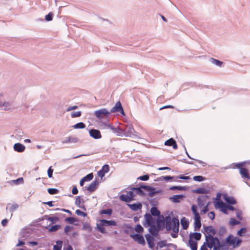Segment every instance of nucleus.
Here are the masks:
<instances>
[{"instance_id": "obj_30", "label": "nucleus", "mask_w": 250, "mask_h": 250, "mask_svg": "<svg viewBox=\"0 0 250 250\" xmlns=\"http://www.w3.org/2000/svg\"><path fill=\"white\" fill-rule=\"evenodd\" d=\"M47 191L51 195L56 194L59 193V190L57 188H49L47 189Z\"/></svg>"}, {"instance_id": "obj_22", "label": "nucleus", "mask_w": 250, "mask_h": 250, "mask_svg": "<svg viewBox=\"0 0 250 250\" xmlns=\"http://www.w3.org/2000/svg\"><path fill=\"white\" fill-rule=\"evenodd\" d=\"M188 243L192 250H197V243L196 241L193 240L191 239H189L188 241Z\"/></svg>"}, {"instance_id": "obj_12", "label": "nucleus", "mask_w": 250, "mask_h": 250, "mask_svg": "<svg viewBox=\"0 0 250 250\" xmlns=\"http://www.w3.org/2000/svg\"><path fill=\"white\" fill-rule=\"evenodd\" d=\"M207 245L209 248H212L215 245V239L211 235L206 237Z\"/></svg>"}, {"instance_id": "obj_52", "label": "nucleus", "mask_w": 250, "mask_h": 250, "mask_svg": "<svg viewBox=\"0 0 250 250\" xmlns=\"http://www.w3.org/2000/svg\"><path fill=\"white\" fill-rule=\"evenodd\" d=\"M14 182L16 184L19 183H23V179L22 177L19 178L16 180H14Z\"/></svg>"}, {"instance_id": "obj_54", "label": "nucleus", "mask_w": 250, "mask_h": 250, "mask_svg": "<svg viewBox=\"0 0 250 250\" xmlns=\"http://www.w3.org/2000/svg\"><path fill=\"white\" fill-rule=\"evenodd\" d=\"M206 230L207 231L214 233V229H213V228L211 226L207 227L206 228Z\"/></svg>"}, {"instance_id": "obj_57", "label": "nucleus", "mask_w": 250, "mask_h": 250, "mask_svg": "<svg viewBox=\"0 0 250 250\" xmlns=\"http://www.w3.org/2000/svg\"><path fill=\"white\" fill-rule=\"evenodd\" d=\"M208 210V206H206L205 207H204L203 208V209L201 210V213H206V212H207Z\"/></svg>"}, {"instance_id": "obj_6", "label": "nucleus", "mask_w": 250, "mask_h": 250, "mask_svg": "<svg viewBox=\"0 0 250 250\" xmlns=\"http://www.w3.org/2000/svg\"><path fill=\"white\" fill-rule=\"evenodd\" d=\"M144 191L147 192V194L150 196H153L155 194L157 193V192L155 191V188L149 186H142Z\"/></svg>"}, {"instance_id": "obj_46", "label": "nucleus", "mask_w": 250, "mask_h": 250, "mask_svg": "<svg viewBox=\"0 0 250 250\" xmlns=\"http://www.w3.org/2000/svg\"><path fill=\"white\" fill-rule=\"evenodd\" d=\"M246 232V229L245 228H242L240 229L237 232V234L239 236H242L243 233H245Z\"/></svg>"}, {"instance_id": "obj_55", "label": "nucleus", "mask_w": 250, "mask_h": 250, "mask_svg": "<svg viewBox=\"0 0 250 250\" xmlns=\"http://www.w3.org/2000/svg\"><path fill=\"white\" fill-rule=\"evenodd\" d=\"M78 108V107L76 105H74V106H69L67 109H66V111H70L71 110H74V109H77Z\"/></svg>"}, {"instance_id": "obj_39", "label": "nucleus", "mask_w": 250, "mask_h": 250, "mask_svg": "<svg viewBox=\"0 0 250 250\" xmlns=\"http://www.w3.org/2000/svg\"><path fill=\"white\" fill-rule=\"evenodd\" d=\"M19 208V205L17 204H13L11 205L9 209L11 212H13L14 211L17 209Z\"/></svg>"}, {"instance_id": "obj_15", "label": "nucleus", "mask_w": 250, "mask_h": 250, "mask_svg": "<svg viewBox=\"0 0 250 250\" xmlns=\"http://www.w3.org/2000/svg\"><path fill=\"white\" fill-rule=\"evenodd\" d=\"M145 221L148 226H151L155 224L154 219L150 214L146 213L145 215Z\"/></svg>"}, {"instance_id": "obj_62", "label": "nucleus", "mask_w": 250, "mask_h": 250, "mask_svg": "<svg viewBox=\"0 0 250 250\" xmlns=\"http://www.w3.org/2000/svg\"><path fill=\"white\" fill-rule=\"evenodd\" d=\"M163 178L166 181H168L169 180L172 179L173 178V177L171 176H167L163 177Z\"/></svg>"}, {"instance_id": "obj_41", "label": "nucleus", "mask_w": 250, "mask_h": 250, "mask_svg": "<svg viewBox=\"0 0 250 250\" xmlns=\"http://www.w3.org/2000/svg\"><path fill=\"white\" fill-rule=\"evenodd\" d=\"M212 62L213 63L219 66H221L223 63L222 62L213 58H212Z\"/></svg>"}, {"instance_id": "obj_38", "label": "nucleus", "mask_w": 250, "mask_h": 250, "mask_svg": "<svg viewBox=\"0 0 250 250\" xmlns=\"http://www.w3.org/2000/svg\"><path fill=\"white\" fill-rule=\"evenodd\" d=\"M75 213L78 216H82L83 217H85L87 215L86 213H85L79 209H77L75 211Z\"/></svg>"}, {"instance_id": "obj_37", "label": "nucleus", "mask_w": 250, "mask_h": 250, "mask_svg": "<svg viewBox=\"0 0 250 250\" xmlns=\"http://www.w3.org/2000/svg\"><path fill=\"white\" fill-rule=\"evenodd\" d=\"M82 115V112L80 111L77 112H73L71 113V116L72 118H76L80 117Z\"/></svg>"}, {"instance_id": "obj_3", "label": "nucleus", "mask_w": 250, "mask_h": 250, "mask_svg": "<svg viewBox=\"0 0 250 250\" xmlns=\"http://www.w3.org/2000/svg\"><path fill=\"white\" fill-rule=\"evenodd\" d=\"M226 242L229 245H232L234 247H236L239 246L242 242V240L238 237L229 235L226 238Z\"/></svg>"}, {"instance_id": "obj_27", "label": "nucleus", "mask_w": 250, "mask_h": 250, "mask_svg": "<svg viewBox=\"0 0 250 250\" xmlns=\"http://www.w3.org/2000/svg\"><path fill=\"white\" fill-rule=\"evenodd\" d=\"M132 189H133V190L135 191L136 194H140V195H143V194H145L144 192L143 188H142V186L139 188H133Z\"/></svg>"}, {"instance_id": "obj_35", "label": "nucleus", "mask_w": 250, "mask_h": 250, "mask_svg": "<svg viewBox=\"0 0 250 250\" xmlns=\"http://www.w3.org/2000/svg\"><path fill=\"white\" fill-rule=\"evenodd\" d=\"M100 213L102 214H108L111 215L112 213L111 209H103L100 211Z\"/></svg>"}, {"instance_id": "obj_4", "label": "nucleus", "mask_w": 250, "mask_h": 250, "mask_svg": "<svg viewBox=\"0 0 250 250\" xmlns=\"http://www.w3.org/2000/svg\"><path fill=\"white\" fill-rule=\"evenodd\" d=\"M94 114L97 118L101 120L103 119L104 117H109L110 115V112L106 108H102L95 111Z\"/></svg>"}, {"instance_id": "obj_44", "label": "nucleus", "mask_w": 250, "mask_h": 250, "mask_svg": "<svg viewBox=\"0 0 250 250\" xmlns=\"http://www.w3.org/2000/svg\"><path fill=\"white\" fill-rule=\"evenodd\" d=\"M204 179V177L202 176H195L193 177V180L196 181L201 182L203 181Z\"/></svg>"}, {"instance_id": "obj_16", "label": "nucleus", "mask_w": 250, "mask_h": 250, "mask_svg": "<svg viewBox=\"0 0 250 250\" xmlns=\"http://www.w3.org/2000/svg\"><path fill=\"white\" fill-rule=\"evenodd\" d=\"M98 185L99 183L97 181H94L89 185L87 189L90 192H93L97 189Z\"/></svg>"}, {"instance_id": "obj_28", "label": "nucleus", "mask_w": 250, "mask_h": 250, "mask_svg": "<svg viewBox=\"0 0 250 250\" xmlns=\"http://www.w3.org/2000/svg\"><path fill=\"white\" fill-rule=\"evenodd\" d=\"M151 213L153 215L157 216L160 214V211L157 209L156 207H152L150 210Z\"/></svg>"}, {"instance_id": "obj_47", "label": "nucleus", "mask_w": 250, "mask_h": 250, "mask_svg": "<svg viewBox=\"0 0 250 250\" xmlns=\"http://www.w3.org/2000/svg\"><path fill=\"white\" fill-rule=\"evenodd\" d=\"M45 19L47 21H51L52 20V14L49 13L48 14L45 16Z\"/></svg>"}, {"instance_id": "obj_42", "label": "nucleus", "mask_w": 250, "mask_h": 250, "mask_svg": "<svg viewBox=\"0 0 250 250\" xmlns=\"http://www.w3.org/2000/svg\"><path fill=\"white\" fill-rule=\"evenodd\" d=\"M240 223V222L236 220L234 218H231L230 220V224L232 226H234L237 224H239Z\"/></svg>"}, {"instance_id": "obj_40", "label": "nucleus", "mask_w": 250, "mask_h": 250, "mask_svg": "<svg viewBox=\"0 0 250 250\" xmlns=\"http://www.w3.org/2000/svg\"><path fill=\"white\" fill-rule=\"evenodd\" d=\"M48 220L51 222L52 224H54L59 221V218L57 217H50L48 218Z\"/></svg>"}, {"instance_id": "obj_49", "label": "nucleus", "mask_w": 250, "mask_h": 250, "mask_svg": "<svg viewBox=\"0 0 250 250\" xmlns=\"http://www.w3.org/2000/svg\"><path fill=\"white\" fill-rule=\"evenodd\" d=\"M149 176L148 175H145L143 176H140L138 179L142 180V181H147L149 179Z\"/></svg>"}, {"instance_id": "obj_61", "label": "nucleus", "mask_w": 250, "mask_h": 250, "mask_svg": "<svg viewBox=\"0 0 250 250\" xmlns=\"http://www.w3.org/2000/svg\"><path fill=\"white\" fill-rule=\"evenodd\" d=\"M173 108V106L172 105H166V106H164L162 107H161L160 108V110H162V109H165V108Z\"/></svg>"}, {"instance_id": "obj_25", "label": "nucleus", "mask_w": 250, "mask_h": 250, "mask_svg": "<svg viewBox=\"0 0 250 250\" xmlns=\"http://www.w3.org/2000/svg\"><path fill=\"white\" fill-rule=\"evenodd\" d=\"M183 197V195H175L170 198L171 200L173 202L178 203L180 202V200Z\"/></svg>"}, {"instance_id": "obj_63", "label": "nucleus", "mask_w": 250, "mask_h": 250, "mask_svg": "<svg viewBox=\"0 0 250 250\" xmlns=\"http://www.w3.org/2000/svg\"><path fill=\"white\" fill-rule=\"evenodd\" d=\"M24 244V242L19 240L18 243L16 245V247H19Z\"/></svg>"}, {"instance_id": "obj_51", "label": "nucleus", "mask_w": 250, "mask_h": 250, "mask_svg": "<svg viewBox=\"0 0 250 250\" xmlns=\"http://www.w3.org/2000/svg\"><path fill=\"white\" fill-rule=\"evenodd\" d=\"M196 192L198 193H206V189L203 188H199L197 189Z\"/></svg>"}, {"instance_id": "obj_14", "label": "nucleus", "mask_w": 250, "mask_h": 250, "mask_svg": "<svg viewBox=\"0 0 250 250\" xmlns=\"http://www.w3.org/2000/svg\"><path fill=\"white\" fill-rule=\"evenodd\" d=\"M165 145L169 146H171L175 149L178 147L176 141L173 138H170L165 141Z\"/></svg>"}, {"instance_id": "obj_19", "label": "nucleus", "mask_w": 250, "mask_h": 250, "mask_svg": "<svg viewBox=\"0 0 250 250\" xmlns=\"http://www.w3.org/2000/svg\"><path fill=\"white\" fill-rule=\"evenodd\" d=\"M25 146L20 144V143H16L14 146V149L16 151L19 152H22L24 151L25 150Z\"/></svg>"}, {"instance_id": "obj_33", "label": "nucleus", "mask_w": 250, "mask_h": 250, "mask_svg": "<svg viewBox=\"0 0 250 250\" xmlns=\"http://www.w3.org/2000/svg\"><path fill=\"white\" fill-rule=\"evenodd\" d=\"M65 221L69 224H73L75 222L77 221L78 220L74 217H67L66 218Z\"/></svg>"}, {"instance_id": "obj_7", "label": "nucleus", "mask_w": 250, "mask_h": 250, "mask_svg": "<svg viewBox=\"0 0 250 250\" xmlns=\"http://www.w3.org/2000/svg\"><path fill=\"white\" fill-rule=\"evenodd\" d=\"M109 171V167L108 165H104L102 169L98 172V175L101 178H103L104 177L105 174L107 173Z\"/></svg>"}, {"instance_id": "obj_50", "label": "nucleus", "mask_w": 250, "mask_h": 250, "mask_svg": "<svg viewBox=\"0 0 250 250\" xmlns=\"http://www.w3.org/2000/svg\"><path fill=\"white\" fill-rule=\"evenodd\" d=\"M227 201L228 203H229V204H230L231 205H234L236 204V201L234 199L231 198H229V199H228L227 200Z\"/></svg>"}, {"instance_id": "obj_9", "label": "nucleus", "mask_w": 250, "mask_h": 250, "mask_svg": "<svg viewBox=\"0 0 250 250\" xmlns=\"http://www.w3.org/2000/svg\"><path fill=\"white\" fill-rule=\"evenodd\" d=\"M115 112H120L122 113H124L122 104L120 102H118L110 111V113Z\"/></svg>"}, {"instance_id": "obj_43", "label": "nucleus", "mask_w": 250, "mask_h": 250, "mask_svg": "<svg viewBox=\"0 0 250 250\" xmlns=\"http://www.w3.org/2000/svg\"><path fill=\"white\" fill-rule=\"evenodd\" d=\"M53 169L52 168V167H50L47 170V174L49 178L52 177L53 175Z\"/></svg>"}, {"instance_id": "obj_45", "label": "nucleus", "mask_w": 250, "mask_h": 250, "mask_svg": "<svg viewBox=\"0 0 250 250\" xmlns=\"http://www.w3.org/2000/svg\"><path fill=\"white\" fill-rule=\"evenodd\" d=\"M73 227L70 226H66L64 228V232L65 233L68 234V233L71 231Z\"/></svg>"}, {"instance_id": "obj_23", "label": "nucleus", "mask_w": 250, "mask_h": 250, "mask_svg": "<svg viewBox=\"0 0 250 250\" xmlns=\"http://www.w3.org/2000/svg\"><path fill=\"white\" fill-rule=\"evenodd\" d=\"M56 245L53 246V250H61L62 246V241L58 240L56 241Z\"/></svg>"}, {"instance_id": "obj_17", "label": "nucleus", "mask_w": 250, "mask_h": 250, "mask_svg": "<svg viewBox=\"0 0 250 250\" xmlns=\"http://www.w3.org/2000/svg\"><path fill=\"white\" fill-rule=\"evenodd\" d=\"M101 226H115L117 225L116 222L113 220H106L105 219H103L100 220Z\"/></svg>"}, {"instance_id": "obj_53", "label": "nucleus", "mask_w": 250, "mask_h": 250, "mask_svg": "<svg viewBox=\"0 0 250 250\" xmlns=\"http://www.w3.org/2000/svg\"><path fill=\"white\" fill-rule=\"evenodd\" d=\"M72 193L73 194L76 195L78 193V190L76 186H74L72 188Z\"/></svg>"}, {"instance_id": "obj_5", "label": "nucleus", "mask_w": 250, "mask_h": 250, "mask_svg": "<svg viewBox=\"0 0 250 250\" xmlns=\"http://www.w3.org/2000/svg\"><path fill=\"white\" fill-rule=\"evenodd\" d=\"M135 194L134 193L133 191H129L127 192L126 194H122L120 196V199L121 200L126 202H129L133 200V197L135 196Z\"/></svg>"}, {"instance_id": "obj_59", "label": "nucleus", "mask_w": 250, "mask_h": 250, "mask_svg": "<svg viewBox=\"0 0 250 250\" xmlns=\"http://www.w3.org/2000/svg\"><path fill=\"white\" fill-rule=\"evenodd\" d=\"M8 223V220L6 219H3L1 221V224L3 226H6L7 224Z\"/></svg>"}, {"instance_id": "obj_64", "label": "nucleus", "mask_w": 250, "mask_h": 250, "mask_svg": "<svg viewBox=\"0 0 250 250\" xmlns=\"http://www.w3.org/2000/svg\"><path fill=\"white\" fill-rule=\"evenodd\" d=\"M148 243L149 245V247L150 248H153L154 247V244L152 242L150 241V240H148Z\"/></svg>"}, {"instance_id": "obj_13", "label": "nucleus", "mask_w": 250, "mask_h": 250, "mask_svg": "<svg viewBox=\"0 0 250 250\" xmlns=\"http://www.w3.org/2000/svg\"><path fill=\"white\" fill-rule=\"evenodd\" d=\"M240 173L242 177L247 180L250 179V175L249 173L248 170L244 167H240Z\"/></svg>"}, {"instance_id": "obj_58", "label": "nucleus", "mask_w": 250, "mask_h": 250, "mask_svg": "<svg viewBox=\"0 0 250 250\" xmlns=\"http://www.w3.org/2000/svg\"><path fill=\"white\" fill-rule=\"evenodd\" d=\"M178 178L181 179H184V180H188L190 178L189 176H185L183 175H180Z\"/></svg>"}, {"instance_id": "obj_18", "label": "nucleus", "mask_w": 250, "mask_h": 250, "mask_svg": "<svg viewBox=\"0 0 250 250\" xmlns=\"http://www.w3.org/2000/svg\"><path fill=\"white\" fill-rule=\"evenodd\" d=\"M130 208L133 211H137L141 209L142 208V205L141 203H137L133 204H127Z\"/></svg>"}, {"instance_id": "obj_32", "label": "nucleus", "mask_w": 250, "mask_h": 250, "mask_svg": "<svg viewBox=\"0 0 250 250\" xmlns=\"http://www.w3.org/2000/svg\"><path fill=\"white\" fill-rule=\"evenodd\" d=\"M135 231L138 233H142L144 231L143 228L140 224H138L136 226L134 229Z\"/></svg>"}, {"instance_id": "obj_34", "label": "nucleus", "mask_w": 250, "mask_h": 250, "mask_svg": "<svg viewBox=\"0 0 250 250\" xmlns=\"http://www.w3.org/2000/svg\"><path fill=\"white\" fill-rule=\"evenodd\" d=\"M75 128L83 129L85 127V125L82 122L76 124L73 126Z\"/></svg>"}, {"instance_id": "obj_8", "label": "nucleus", "mask_w": 250, "mask_h": 250, "mask_svg": "<svg viewBox=\"0 0 250 250\" xmlns=\"http://www.w3.org/2000/svg\"><path fill=\"white\" fill-rule=\"evenodd\" d=\"M131 236L134 239V240L137 242L139 244L145 245V241L142 235L138 234H135L134 235H132Z\"/></svg>"}, {"instance_id": "obj_24", "label": "nucleus", "mask_w": 250, "mask_h": 250, "mask_svg": "<svg viewBox=\"0 0 250 250\" xmlns=\"http://www.w3.org/2000/svg\"><path fill=\"white\" fill-rule=\"evenodd\" d=\"M75 205L79 208L85 209L84 206L81 205V197L80 196H77L75 200Z\"/></svg>"}, {"instance_id": "obj_29", "label": "nucleus", "mask_w": 250, "mask_h": 250, "mask_svg": "<svg viewBox=\"0 0 250 250\" xmlns=\"http://www.w3.org/2000/svg\"><path fill=\"white\" fill-rule=\"evenodd\" d=\"M104 226H101V222L100 224H97V228L98 230L102 233H106V230L104 228Z\"/></svg>"}, {"instance_id": "obj_1", "label": "nucleus", "mask_w": 250, "mask_h": 250, "mask_svg": "<svg viewBox=\"0 0 250 250\" xmlns=\"http://www.w3.org/2000/svg\"><path fill=\"white\" fill-rule=\"evenodd\" d=\"M165 227L167 230L172 229L174 232L177 233L179 231V220L176 218L171 219L170 217L167 216L165 218Z\"/></svg>"}, {"instance_id": "obj_10", "label": "nucleus", "mask_w": 250, "mask_h": 250, "mask_svg": "<svg viewBox=\"0 0 250 250\" xmlns=\"http://www.w3.org/2000/svg\"><path fill=\"white\" fill-rule=\"evenodd\" d=\"M90 136L95 139H100L102 137L101 132L97 129H92L89 131Z\"/></svg>"}, {"instance_id": "obj_60", "label": "nucleus", "mask_w": 250, "mask_h": 250, "mask_svg": "<svg viewBox=\"0 0 250 250\" xmlns=\"http://www.w3.org/2000/svg\"><path fill=\"white\" fill-rule=\"evenodd\" d=\"M182 189V187H178V186H174L170 188V189H179L181 190Z\"/></svg>"}, {"instance_id": "obj_21", "label": "nucleus", "mask_w": 250, "mask_h": 250, "mask_svg": "<svg viewBox=\"0 0 250 250\" xmlns=\"http://www.w3.org/2000/svg\"><path fill=\"white\" fill-rule=\"evenodd\" d=\"M149 226V232L151 233V234L154 236L157 235L158 233V229L157 228L155 225L154 224Z\"/></svg>"}, {"instance_id": "obj_2", "label": "nucleus", "mask_w": 250, "mask_h": 250, "mask_svg": "<svg viewBox=\"0 0 250 250\" xmlns=\"http://www.w3.org/2000/svg\"><path fill=\"white\" fill-rule=\"evenodd\" d=\"M197 207L193 205L191 206V210L194 215V228L195 229H199L201 227V217L197 211Z\"/></svg>"}, {"instance_id": "obj_20", "label": "nucleus", "mask_w": 250, "mask_h": 250, "mask_svg": "<svg viewBox=\"0 0 250 250\" xmlns=\"http://www.w3.org/2000/svg\"><path fill=\"white\" fill-rule=\"evenodd\" d=\"M181 224L184 229H187L188 227L189 222L185 217H183L181 220Z\"/></svg>"}, {"instance_id": "obj_26", "label": "nucleus", "mask_w": 250, "mask_h": 250, "mask_svg": "<svg viewBox=\"0 0 250 250\" xmlns=\"http://www.w3.org/2000/svg\"><path fill=\"white\" fill-rule=\"evenodd\" d=\"M201 238V234L200 233L198 232H195L193 233V234H191L190 235V238L189 239H192L194 238L197 241H198L200 240Z\"/></svg>"}, {"instance_id": "obj_48", "label": "nucleus", "mask_w": 250, "mask_h": 250, "mask_svg": "<svg viewBox=\"0 0 250 250\" xmlns=\"http://www.w3.org/2000/svg\"><path fill=\"white\" fill-rule=\"evenodd\" d=\"M157 225L159 229H160L161 226H162V228H163L164 225V222L163 221L158 220L157 222Z\"/></svg>"}, {"instance_id": "obj_31", "label": "nucleus", "mask_w": 250, "mask_h": 250, "mask_svg": "<svg viewBox=\"0 0 250 250\" xmlns=\"http://www.w3.org/2000/svg\"><path fill=\"white\" fill-rule=\"evenodd\" d=\"M60 228H61V226L60 225H56L51 226L49 228V230L51 232H54V231H57Z\"/></svg>"}, {"instance_id": "obj_56", "label": "nucleus", "mask_w": 250, "mask_h": 250, "mask_svg": "<svg viewBox=\"0 0 250 250\" xmlns=\"http://www.w3.org/2000/svg\"><path fill=\"white\" fill-rule=\"evenodd\" d=\"M208 217L211 219V220H213L215 217V214L213 212H210L208 213Z\"/></svg>"}, {"instance_id": "obj_36", "label": "nucleus", "mask_w": 250, "mask_h": 250, "mask_svg": "<svg viewBox=\"0 0 250 250\" xmlns=\"http://www.w3.org/2000/svg\"><path fill=\"white\" fill-rule=\"evenodd\" d=\"M93 178V175L92 173H89L84 176L83 178L85 181H89L91 180Z\"/></svg>"}, {"instance_id": "obj_11", "label": "nucleus", "mask_w": 250, "mask_h": 250, "mask_svg": "<svg viewBox=\"0 0 250 250\" xmlns=\"http://www.w3.org/2000/svg\"><path fill=\"white\" fill-rule=\"evenodd\" d=\"M216 207L218 208H220L221 209V210L224 213L226 214L228 213L227 205L226 203L222 201L217 202L216 204Z\"/></svg>"}]
</instances>
